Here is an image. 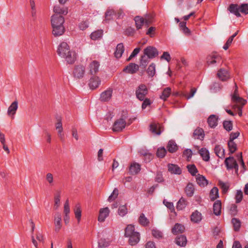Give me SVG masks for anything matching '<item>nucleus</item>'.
I'll list each match as a JSON object with an SVG mask.
<instances>
[{"mask_svg":"<svg viewBox=\"0 0 248 248\" xmlns=\"http://www.w3.org/2000/svg\"><path fill=\"white\" fill-rule=\"evenodd\" d=\"M51 25L53 28L52 33L55 36L62 35L64 32L63 26L64 17L61 15L56 14L51 16Z\"/></svg>","mask_w":248,"mask_h":248,"instance_id":"f257e3e1","label":"nucleus"},{"mask_svg":"<svg viewBox=\"0 0 248 248\" xmlns=\"http://www.w3.org/2000/svg\"><path fill=\"white\" fill-rule=\"evenodd\" d=\"M148 93V89L146 85L140 84L136 89L135 94L136 97L140 101L144 100Z\"/></svg>","mask_w":248,"mask_h":248,"instance_id":"f03ea898","label":"nucleus"},{"mask_svg":"<svg viewBox=\"0 0 248 248\" xmlns=\"http://www.w3.org/2000/svg\"><path fill=\"white\" fill-rule=\"evenodd\" d=\"M100 66L99 62L96 60H91L87 67L88 74L93 76L96 75L99 71Z\"/></svg>","mask_w":248,"mask_h":248,"instance_id":"7ed1b4c3","label":"nucleus"},{"mask_svg":"<svg viewBox=\"0 0 248 248\" xmlns=\"http://www.w3.org/2000/svg\"><path fill=\"white\" fill-rule=\"evenodd\" d=\"M143 53L147 57V58L152 59L158 56V51L155 47L153 46H148L144 49Z\"/></svg>","mask_w":248,"mask_h":248,"instance_id":"20e7f679","label":"nucleus"},{"mask_svg":"<svg viewBox=\"0 0 248 248\" xmlns=\"http://www.w3.org/2000/svg\"><path fill=\"white\" fill-rule=\"evenodd\" d=\"M85 73V67L82 65H76L73 72L74 77L77 79H80L84 77Z\"/></svg>","mask_w":248,"mask_h":248,"instance_id":"39448f33","label":"nucleus"},{"mask_svg":"<svg viewBox=\"0 0 248 248\" xmlns=\"http://www.w3.org/2000/svg\"><path fill=\"white\" fill-rule=\"evenodd\" d=\"M224 163L227 170L234 169L237 172L238 170V165L233 157L230 156L225 159Z\"/></svg>","mask_w":248,"mask_h":248,"instance_id":"423d86ee","label":"nucleus"},{"mask_svg":"<svg viewBox=\"0 0 248 248\" xmlns=\"http://www.w3.org/2000/svg\"><path fill=\"white\" fill-rule=\"evenodd\" d=\"M232 101L233 103L238 104L240 105L244 106L246 103V100L238 96V87L235 83V90L232 95Z\"/></svg>","mask_w":248,"mask_h":248,"instance_id":"0eeeda50","label":"nucleus"},{"mask_svg":"<svg viewBox=\"0 0 248 248\" xmlns=\"http://www.w3.org/2000/svg\"><path fill=\"white\" fill-rule=\"evenodd\" d=\"M70 51L68 44L65 42H62L59 46L57 53L62 57H64Z\"/></svg>","mask_w":248,"mask_h":248,"instance_id":"6e6552de","label":"nucleus"},{"mask_svg":"<svg viewBox=\"0 0 248 248\" xmlns=\"http://www.w3.org/2000/svg\"><path fill=\"white\" fill-rule=\"evenodd\" d=\"M126 125V122L123 118L116 120L113 125V130L115 132H120L124 129Z\"/></svg>","mask_w":248,"mask_h":248,"instance_id":"1a4fd4ad","label":"nucleus"},{"mask_svg":"<svg viewBox=\"0 0 248 248\" xmlns=\"http://www.w3.org/2000/svg\"><path fill=\"white\" fill-rule=\"evenodd\" d=\"M54 223L55 226V231L58 232L62 228V216L60 213H56L54 216Z\"/></svg>","mask_w":248,"mask_h":248,"instance_id":"9d476101","label":"nucleus"},{"mask_svg":"<svg viewBox=\"0 0 248 248\" xmlns=\"http://www.w3.org/2000/svg\"><path fill=\"white\" fill-rule=\"evenodd\" d=\"M112 89L108 88L100 94V100L102 102L108 101L112 97Z\"/></svg>","mask_w":248,"mask_h":248,"instance_id":"9b49d317","label":"nucleus"},{"mask_svg":"<svg viewBox=\"0 0 248 248\" xmlns=\"http://www.w3.org/2000/svg\"><path fill=\"white\" fill-rule=\"evenodd\" d=\"M139 69V66L138 64L134 63H130L124 69L123 71L128 74H133L136 73Z\"/></svg>","mask_w":248,"mask_h":248,"instance_id":"f8f14e48","label":"nucleus"},{"mask_svg":"<svg viewBox=\"0 0 248 248\" xmlns=\"http://www.w3.org/2000/svg\"><path fill=\"white\" fill-rule=\"evenodd\" d=\"M18 108V102L16 100L14 101L9 107L7 110V114L12 119L14 118V116L16 113V111Z\"/></svg>","mask_w":248,"mask_h":248,"instance_id":"ddd939ff","label":"nucleus"},{"mask_svg":"<svg viewBox=\"0 0 248 248\" xmlns=\"http://www.w3.org/2000/svg\"><path fill=\"white\" fill-rule=\"evenodd\" d=\"M109 214V210L108 207L102 208L99 211V214L98 217V220L99 222H104L106 217Z\"/></svg>","mask_w":248,"mask_h":248,"instance_id":"4468645a","label":"nucleus"},{"mask_svg":"<svg viewBox=\"0 0 248 248\" xmlns=\"http://www.w3.org/2000/svg\"><path fill=\"white\" fill-rule=\"evenodd\" d=\"M101 83V80L98 77H93L89 81V86L92 89H95L98 87Z\"/></svg>","mask_w":248,"mask_h":248,"instance_id":"2eb2a0df","label":"nucleus"},{"mask_svg":"<svg viewBox=\"0 0 248 248\" xmlns=\"http://www.w3.org/2000/svg\"><path fill=\"white\" fill-rule=\"evenodd\" d=\"M168 170L171 174L180 175L182 173L181 168L176 164H169L168 165Z\"/></svg>","mask_w":248,"mask_h":248,"instance_id":"dca6fc26","label":"nucleus"},{"mask_svg":"<svg viewBox=\"0 0 248 248\" xmlns=\"http://www.w3.org/2000/svg\"><path fill=\"white\" fill-rule=\"evenodd\" d=\"M204 132L200 127H197L193 132L192 137L195 139L202 140L204 138Z\"/></svg>","mask_w":248,"mask_h":248,"instance_id":"f3484780","label":"nucleus"},{"mask_svg":"<svg viewBox=\"0 0 248 248\" xmlns=\"http://www.w3.org/2000/svg\"><path fill=\"white\" fill-rule=\"evenodd\" d=\"M221 58L220 56L214 54L208 56L207 58V62L209 65L214 64L216 62H219L221 61Z\"/></svg>","mask_w":248,"mask_h":248,"instance_id":"a211bd4d","label":"nucleus"},{"mask_svg":"<svg viewBox=\"0 0 248 248\" xmlns=\"http://www.w3.org/2000/svg\"><path fill=\"white\" fill-rule=\"evenodd\" d=\"M228 10L232 14H234L237 17H240L241 14H240V6H238L237 4H231Z\"/></svg>","mask_w":248,"mask_h":248,"instance_id":"6ab92c4d","label":"nucleus"},{"mask_svg":"<svg viewBox=\"0 0 248 248\" xmlns=\"http://www.w3.org/2000/svg\"><path fill=\"white\" fill-rule=\"evenodd\" d=\"M56 130H58V134L61 140H63L64 135L62 133L63 128L62 126V120L61 118L57 119V122L55 124Z\"/></svg>","mask_w":248,"mask_h":248,"instance_id":"aec40b11","label":"nucleus"},{"mask_svg":"<svg viewBox=\"0 0 248 248\" xmlns=\"http://www.w3.org/2000/svg\"><path fill=\"white\" fill-rule=\"evenodd\" d=\"M196 181L198 185L200 186L204 187L206 186L208 184V181L205 177L200 174H198L196 176Z\"/></svg>","mask_w":248,"mask_h":248,"instance_id":"412c9836","label":"nucleus"},{"mask_svg":"<svg viewBox=\"0 0 248 248\" xmlns=\"http://www.w3.org/2000/svg\"><path fill=\"white\" fill-rule=\"evenodd\" d=\"M124 50V46L123 43H119L117 45L116 50L114 52V56L117 59L120 58Z\"/></svg>","mask_w":248,"mask_h":248,"instance_id":"4be33fe9","label":"nucleus"},{"mask_svg":"<svg viewBox=\"0 0 248 248\" xmlns=\"http://www.w3.org/2000/svg\"><path fill=\"white\" fill-rule=\"evenodd\" d=\"M63 58L65 59L68 63L72 64L76 60V53L75 51H70L69 53H67Z\"/></svg>","mask_w":248,"mask_h":248,"instance_id":"5701e85b","label":"nucleus"},{"mask_svg":"<svg viewBox=\"0 0 248 248\" xmlns=\"http://www.w3.org/2000/svg\"><path fill=\"white\" fill-rule=\"evenodd\" d=\"M129 237V243L131 246L136 245L140 240V234L139 232L135 233Z\"/></svg>","mask_w":248,"mask_h":248,"instance_id":"b1692460","label":"nucleus"},{"mask_svg":"<svg viewBox=\"0 0 248 248\" xmlns=\"http://www.w3.org/2000/svg\"><path fill=\"white\" fill-rule=\"evenodd\" d=\"M221 202L220 200L216 201L213 204L214 214L216 216H219L221 214Z\"/></svg>","mask_w":248,"mask_h":248,"instance_id":"393cba45","label":"nucleus"},{"mask_svg":"<svg viewBox=\"0 0 248 248\" xmlns=\"http://www.w3.org/2000/svg\"><path fill=\"white\" fill-rule=\"evenodd\" d=\"M214 151L216 155L219 158H223L225 156V150L220 145L215 147Z\"/></svg>","mask_w":248,"mask_h":248,"instance_id":"a878e982","label":"nucleus"},{"mask_svg":"<svg viewBox=\"0 0 248 248\" xmlns=\"http://www.w3.org/2000/svg\"><path fill=\"white\" fill-rule=\"evenodd\" d=\"M140 166L137 163H132L129 167V172L132 175L137 174L140 172Z\"/></svg>","mask_w":248,"mask_h":248,"instance_id":"bb28decb","label":"nucleus"},{"mask_svg":"<svg viewBox=\"0 0 248 248\" xmlns=\"http://www.w3.org/2000/svg\"><path fill=\"white\" fill-rule=\"evenodd\" d=\"M185 192L188 197H192L194 193L195 187L193 184L189 183L186 185L185 189Z\"/></svg>","mask_w":248,"mask_h":248,"instance_id":"cd10ccee","label":"nucleus"},{"mask_svg":"<svg viewBox=\"0 0 248 248\" xmlns=\"http://www.w3.org/2000/svg\"><path fill=\"white\" fill-rule=\"evenodd\" d=\"M218 118L215 115H210L207 120L208 124L211 128H214L217 125Z\"/></svg>","mask_w":248,"mask_h":248,"instance_id":"c85d7f7f","label":"nucleus"},{"mask_svg":"<svg viewBox=\"0 0 248 248\" xmlns=\"http://www.w3.org/2000/svg\"><path fill=\"white\" fill-rule=\"evenodd\" d=\"M217 76L222 81H225L229 78L228 71L224 69H220L218 71Z\"/></svg>","mask_w":248,"mask_h":248,"instance_id":"c756f323","label":"nucleus"},{"mask_svg":"<svg viewBox=\"0 0 248 248\" xmlns=\"http://www.w3.org/2000/svg\"><path fill=\"white\" fill-rule=\"evenodd\" d=\"M167 148L170 153H173L178 150V146L174 141L170 140L168 143Z\"/></svg>","mask_w":248,"mask_h":248,"instance_id":"7c9ffc66","label":"nucleus"},{"mask_svg":"<svg viewBox=\"0 0 248 248\" xmlns=\"http://www.w3.org/2000/svg\"><path fill=\"white\" fill-rule=\"evenodd\" d=\"M187 201L183 197H181L177 203L176 209L177 210H182L187 205Z\"/></svg>","mask_w":248,"mask_h":248,"instance_id":"2f4dec72","label":"nucleus"},{"mask_svg":"<svg viewBox=\"0 0 248 248\" xmlns=\"http://www.w3.org/2000/svg\"><path fill=\"white\" fill-rule=\"evenodd\" d=\"M145 20L143 17L140 16H136L134 18V21L135 22V25L137 30H140L141 29L142 26L145 24Z\"/></svg>","mask_w":248,"mask_h":248,"instance_id":"473e14b6","label":"nucleus"},{"mask_svg":"<svg viewBox=\"0 0 248 248\" xmlns=\"http://www.w3.org/2000/svg\"><path fill=\"white\" fill-rule=\"evenodd\" d=\"M61 196V192L60 190H57L54 194V206L55 210L58 209L60 205V198Z\"/></svg>","mask_w":248,"mask_h":248,"instance_id":"72a5a7b5","label":"nucleus"},{"mask_svg":"<svg viewBox=\"0 0 248 248\" xmlns=\"http://www.w3.org/2000/svg\"><path fill=\"white\" fill-rule=\"evenodd\" d=\"M150 130L155 135H159L161 133L159 125L155 123H153L150 124Z\"/></svg>","mask_w":248,"mask_h":248,"instance_id":"f704fd0d","label":"nucleus"},{"mask_svg":"<svg viewBox=\"0 0 248 248\" xmlns=\"http://www.w3.org/2000/svg\"><path fill=\"white\" fill-rule=\"evenodd\" d=\"M138 232L135 231L134 226L129 224L127 226L125 229L124 236L128 237L132 235H133L135 233Z\"/></svg>","mask_w":248,"mask_h":248,"instance_id":"c9c22d12","label":"nucleus"},{"mask_svg":"<svg viewBox=\"0 0 248 248\" xmlns=\"http://www.w3.org/2000/svg\"><path fill=\"white\" fill-rule=\"evenodd\" d=\"M186 238L183 235L178 236L175 240L176 244L181 247L185 246L186 244Z\"/></svg>","mask_w":248,"mask_h":248,"instance_id":"e433bc0d","label":"nucleus"},{"mask_svg":"<svg viewBox=\"0 0 248 248\" xmlns=\"http://www.w3.org/2000/svg\"><path fill=\"white\" fill-rule=\"evenodd\" d=\"M199 154L202 157V159L205 161H208L210 159L209 151L206 149L202 148L199 150Z\"/></svg>","mask_w":248,"mask_h":248,"instance_id":"4c0bfd02","label":"nucleus"},{"mask_svg":"<svg viewBox=\"0 0 248 248\" xmlns=\"http://www.w3.org/2000/svg\"><path fill=\"white\" fill-rule=\"evenodd\" d=\"M202 218V214L198 211H195L191 215V220L192 222L197 223L200 222Z\"/></svg>","mask_w":248,"mask_h":248,"instance_id":"58836bf2","label":"nucleus"},{"mask_svg":"<svg viewBox=\"0 0 248 248\" xmlns=\"http://www.w3.org/2000/svg\"><path fill=\"white\" fill-rule=\"evenodd\" d=\"M185 230L184 226L179 223H176L172 229L171 232L173 234L182 233Z\"/></svg>","mask_w":248,"mask_h":248,"instance_id":"ea45409f","label":"nucleus"},{"mask_svg":"<svg viewBox=\"0 0 248 248\" xmlns=\"http://www.w3.org/2000/svg\"><path fill=\"white\" fill-rule=\"evenodd\" d=\"M171 92V90L170 87H167L164 89L162 94L160 96V99L165 101L170 96Z\"/></svg>","mask_w":248,"mask_h":248,"instance_id":"a19ab883","label":"nucleus"},{"mask_svg":"<svg viewBox=\"0 0 248 248\" xmlns=\"http://www.w3.org/2000/svg\"><path fill=\"white\" fill-rule=\"evenodd\" d=\"M139 223L142 226H147L149 224V219L145 216L143 213H141L139 218Z\"/></svg>","mask_w":248,"mask_h":248,"instance_id":"79ce46f5","label":"nucleus"},{"mask_svg":"<svg viewBox=\"0 0 248 248\" xmlns=\"http://www.w3.org/2000/svg\"><path fill=\"white\" fill-rule=\"evenodd\" d=\"M110 243L111 241L109 239L101 238L98 242V247L100 248H106L110 245Z\"/></svg>","mask_w":248,"mask_h":248,"instance_id":"37998d69","label":"nucleus"},{"mask_svg":"<svg viewBox=\"0 0 248 248\" xmlns=\"http://www.w3.org/2000/svg\"><path fill=\"white\" fill-rule=\"evenodd\" d=\"M209 196L212 201L218 198V189L217 187L215 186L211 190Z\"/></svg>","mask_w":248,"mask_h":248,"instance_id":"c03bdc74","label":"nucleus"},{"mask_svg":"<svg viewBox=\"0 0 248 248\" xmlns=\"http://www.w3.org/2000/svg\"><path fill=\"white\" fill-rule=\"evenodd\" d=\"M54 12L58 14L66 15L68 13L67 8H61L59 6H55L53 9Z\"/></svg>","mask_w":248,"mask_h":248,"instance_id":"a18cd8bd","label":"nucleus"},{"mask_svg":"<svg viewBox=\"0 0 248 248\" xmlns=\"http://www.w3.org/2000/svg\"><path fill=\"white\" fill-rule=\"evenodd\" d=\"M74 213L76 218L77 219L78 223H79L81 217V210L79 205H76L74 209Z\"/></svg>","mask_w":248,"mask_h":248,"instance_id":"49530a36","label":"nucleus"},{"mask_svg":"<svg viewBox=\"0 0 248 248\" xmlns=\"http://www.w3.org/2000/svg\"><path fill=\"white\" fill-rule=\"evenodd\" d=\"M218 185L222 190L223 193H226L230 187V185L228 183H224L221 180H219L218 182Z\"/></svg>","mask_w":248,"mask_h":248,"instance_id":"de8ad7c7","label":"nucleus"},{"mask_svg":"<svg viewBox=\"0 0 248 248\" xmlns=\"http://www.w3.org/2000/svg\"><path fill=\"white\" fill-rule=\"evenodd\" d=\"M103 35L102 30H98L92 32L91 34V38L93 40H96L100 38Z\"/></svg>","mask_w":248,"mask_h":248,"instance_id":"09e8293b","label":"nucleus"},{"mask_svg":"<svg viewBox=\"0 0 248 248\" xmlns=\"http://www.w3.org/2000/svg\"><path fill=\"white\" fill-rule=\"evenodd\" d=\"M232 223L233 224L234 230L235 231H238L241 227V222L240 220L236 218H232Z\"/></svg>","mask_w":248,"mask_h":248,"instance_id":"8fccbe9b","label":"nucleus"},{"mask_svg":"<svg viewBox=\"0 0 248 248\" xmlns=\"http://www.w3.org/2000/svg\"><path fill=\"white\" fill-rule=\"evenodd\" d=\"M144 19L145 20V25L147 27L149 26V25L154 22V16L152 15L147 14L145 15Z\"/></svg>","mask_w":248,"mask_h":248,"instance_id":"3c124183","label":"nucleus"},{"mask_svg":"<svg viewBox=\"0 0 248 248\" xmlns=\"http://www.w3.org/2000/svg\"><path fill=\"white\" fill-rule=\"evenodd\" d=\"M228 145L231 154H233L235 152L237 149V145L233 141L229 140Z\"/></svg>","mask_w":248,"mask_h":248,"instance_id":"603ef678","label":"nucleus"},{"mask_svg":"<svg viewBox=\"0 0 248 248\" xmlns=\"http://www.w3.org/2000/svg\"><path fill=\"white\" fill-rule=\"evenodd\" d=\"M186 167L188 172L191 174V175L196 176V173L198 172V170L195 165H188Z\"/></svg>","mask_w":248,"mask_h":248,"instance_id":"864d4df0","label":"nucleus"},{"mask_svg":"<svg viewBox=\"0 0 248 248\" xmlns=\"http://www.w3.org/2000/svg\"><path fill=\"white\" fill-rule=\"evenodd\" d=\"M147 72L149 76L153 77L155 73V65L152 63L148 67Z\"/></svg>","mask_w":248,"mask_h":248,"instance_id":"5fc2aeb1","label":"nucleus"},{"mask_svg":"<svg viewBox=\"0 0 248 248\" xmlns=\"http://www.w3.org/2000/svg\"><path fill=\"white\" fill-rule=\"evenodd\" d=\"M127 208L126 205H121L118 209V214L121 217H124L127 213Z\"/></svg>","mask_w":248,"mask_h":248,"instance_id":"6e6d98bb","label":"nucleus"},{"mask_svg":"<svg viewBox=\"0 0 248 248\" xmlns=\"http://www.w3.org/2000/svg\"><path fill=\"white\" fill-rule=\"evenodd\" d=\"M167 153V151L164 147L158 148L156 151V156L159 158H163Z\"/></svg>","mask_w":248,"mask_h":248,"instance_id":"4d7b16f0","label":"nucleus"},{"mask_svg":"<svg viewBox=\"0 0 248 248\" xmlns=\"http://www.w3.org/2000/svg\"><path fill=\"white\" fill-rule=\"evenodd\" d=\"M223 127L227 131H230L232 129V123L231 121H225L223 123Z\"/></svg>","mask_w":248,"mask_h":248,"instance_id":"13d9d810","label":"nucleus"},{"mask_svg":"<svg viewBox=\"0 0 248 248\" xmlns=\"http://www.w3.org/2000/svg\"><path fill=\"white\" fill-rule=\"evenodd\" d=\"M119 194V190L117 188H115L111 194V195L108 197V201L109 202H111L112 201L114 200L117 198Z\"/></svg>","mask_w":248,"mask_h":248,"instance_id":"bf43d9fd","label":"nucleus"},{"mask_svg":"<svg viewBox=\"0 0 248 248\" xmlns=\"http://www.w3.org/2000/svg\"><path fill=\"white\" fill-rule=\"evenodd\" d=\"M243 199V193L241 190H238L235 196V202L236 203H239Z\"/></svg>","mask_w":248,"mask_h":248,"instance_id":"052dcab7","label":"nucleus"},{"mask_svg":"<svg viewBox=\"0 0 248 248\" xmlns=\"http://www.w3.org/2000/svg\"><path fill=\"white\" fill-rule=\"evenodd\" d=\"M237 206L234 204H232L230 206L229 209V213L232 216H234L237 213Z\"/></svg>","mask_w":248,"mask_h":248,"instance_id":"680f3d73","label":"nucleus"},{"mask_svg":"<svg viewBox=\"0 0 248 248\" xmlns=\"http://www.w3.org/2000/svg\"><path fill=\"white\" fill-rule=\"evenodd\" d=\"M146 56L144 54V55L141 56L140 60V66H142L143 67V68H145L147 63L149 62V61L148 60L147 58H146Z\"/></svg>","mask_w":248,"mask_h":248,"instance_id":"e2e57ef3","label":"nucleus"},{"mask_svg":"<svg viewBox=\"0 0 248 248\" xmlns=\"http://www.w3.org/2000/svg\"><path fill=\"white\" fill-rule=\"evenodd\" d=\"M46 179L50 186L53 185L54 178L52 173H47L46 174Z\"/></svg>","mask_w":248,"mask_h":248,"instance_id":"0e129e2a","label":"nucleus"},{"mask_svg":"<svg viewBox=\"0 0 248 248\" xmlns=\"http://www.w3.org/2000/svg\"><path fill=\"white\" fill-rule=\"evenodd\" d=\"M240 11L246 15L248 14V3L242 4L240 6Z\"/></svg>","mask_w":248,"mask_h":248,"instance_id":"69168bd1","label":"nucleus"},{"mask_svg":"<svg viewBox=\"0 0 248 248\" xmlns=\"http://www.w3.org/2000/svg\"><path fill=\"white\" fill-rule=\"evenodd\" d=\"M115 14V11L113 10H108L105 14V18L107 20H109L112 18L113 16Z\"/></svg>","mask_w":248,"mask_h":248,"instance_id":"338daca9","label":"nucleus"},{"mask_svg":"<svg viewBox=\"0 0 248 248\" xmlns=\"http://www.w3.org/2000/svg\"><path fill=\"white\" fill-rule=\"evenodd\" d=\"M140 48L137 47L134 49L130 56L127 59V61H130L133 58L135 57L140 51Z\"/></svg>","mask_w":248,"mask_h":248,"instance_id":"774afa93","label":"nucleus"}]
</instances>
